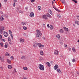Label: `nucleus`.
I'll return each mask as SVG.
<instances>
[{
  "label": "nucleus",
  "instance_id": "f257e3e1",
  "mask_svg": "<svg viewBox=\"0 0 79 79\" xmlns=\"http://www.w3.org/2000/svg\"><path fill=\"white\" fill-rule=\"evenodd\" d=\"M36 31L37 33H36V37L38 39H40L42 34L40 32V31L39 30H36Z\"/></svg>",
  "mask_w": 79,
  "mask_h": 79
},
{
  "label": "nucleus",
  "instance_id": "f03ea898",
  "mask_svg": "<svg viewBox=\"0 0 79 79\" xmlns=\"http://www.w3.org/2000/svg\"><path fill=\"white\" fill-rule=\"evenodd\" d=\"M39 68L41 71H44V66L42 65L41 64H40L38 66Z\"/></svg>",
  "mask_w": 79,
  "mask_h": 79
},
{
  "label": "nucleus",
  "instance_id": "7ed1b4c3",
  "mask_svg": "<svg viewBox=\"0 0 79 79\" xmlns=\"http://www.w3.org/2000/svg\"><path fill=\"white\" fill-rule=\"evenodd\" d=\"M4 35L5 37H7L8 35V34L7 32L4 31Z\"/></svg>",
  "mask_w": 79,
  "mask_h": 79
},
{
  "label": "nucleus",
  "instance_id": "20e7f679",
  "mask_svg": "<svg viewBox=\"0 0 79 79\" xmlns=\"http://www.w3.org/2000/svg\"><path fill=\"white\" fill-rule=\"evenodd\" d=\"M9 34L12 38V39H13V35H12V32H11V31L10 30H9Z\"/></svg>",
  "mask_w": 79,
  "mask_h": 79
},
{
  "label": "nucleus",
  "instance_id": "39448f33",
  "mask_svg": "<svg viewBox=\"0 0 79 79\" xmlns=\"http://www.w3.org/2000/svg\"><path fill=\"white\" fill-rule=\"evenodd\" d=\"M58 65L56 64V65H55L54 68V69H55V70H56V69H58Z\"/></svg>",
  "mask_w": 79,
  "mask_h": 79
},
{
  "label": "nucleus",
  "instance_id": "423d86ee",
  "mask_svg": "<svg viewBox=\"0 0 79 79\" xmlns=\"http://www.w3.org/2000/svg\"><path fill=\"white\" fill-rule=\"evenodd\" d=\"M22 25L23 26H24V25H26L27 24V22H22L21 23Z\"/></svg>",
  "mask_w": 79,
  "mask_h": 79
},
{
  "label": "nucleus",
  "instance_id": "0eeeda50",
  "mask_svg": "<svg viewBox=\"0 0 79 79\" xmlns=\"http://www.w3.org/2000/svg\"><path fill=\"white\" fill-rule=\"evenodd\" d=\"M30 16H31V17L34 16V13H33V12H32L30 13Z\"/></svg>",
  "mask_w": 79,
  "mask_h": 79
},
{
  "label": "nucleus",
  "instance_id": "6e6552de",
  "mask_svg": "<svg viewBox=\"0 0 79 79\" xmlns=\"http://www.w3.org/2000/svg\"><path fill=\"white\" fill-rule=\"evenodd\" d=\"M38 46L39 47H40V48L41 49H42V44H41V43H38Z\"/></svg>",
  "mask_w": 79,
  "mask_h": 79
},
{
  "label": "nucleus",
  "instance_id": "1a4fd4ad",
  "mask_svg": "<svg viewBox=\"0 0 79 79\" xmlns=\"http://www.w3.org/2000/svg\"><path fill=\"white\" fill-rule=\"evenodd\" d=\"M63 28L64 31H67V32H68V31H69V30H68V28H66L65 27H64Z\"/></svg>",
  "mask_w": 79,
  "mask_h": 79
},
{
  "label": "nucleus",
  "instance_id": "9d476101",
  "mask_svg": "<svg viewBox=\"0 0 79 79\" xmlns=\"http://www.w3.org/2000/svg\"><path fill=\"white\" fill-rule=\"evenodd\" d=\"M43 18L44 19L47 20V16L46 15H43Z\"/></svg>",
  "mask_w": 79,
  "mask_h": 79
},
{
  "label": "nucleus",
  "instance_id": "9b49d317",
  "mask_svg": "<svg viewBox=\"0 0 79 79\" xmlns=\"http://www.w3.org/2000/svg\"><path fill=\"white\" fill-rule=\"evenodd\" d=\"M75 23L77 25H79V22L77 20H76L75 22Z\"/></svg>",
  "mask_w": 79,
  "mask_h": 79
},
{
  "label": "nucleus",
  "instance_id": "f8f14e48",
  "mask_svg": "<svg viewBox=\"0 0 79 79\" xmlns=\"http://www.w3.org/2000/svg\"><path fill=\"white\" fill-rule=\"evenodd\" d=\"M54 54L56 55H58V52L57 51H55L54 52Z\"/></svg>",
  "mask_w": 79,
  "mask_h": 79
},
{
  "label": "nucleus",
  "instance_id": "ddd939ff",
  "mask_svg": "<svg viewBox=\"0 0 79 79\" xmlns=\"http://www.w3.org/2000/svg\"><path fill=\"white\" fill-rule=\"evenodd\" d=\"M60 44H61V45H63V40H61L59 42Z\"/></svg>",
  "mask_w": 79,
  "mask_h": 79
},
{
  "label": "nucleus",
  "instance_id": "4468645a",
  "mask_svg": "<svg viewBox=\"0 0 79 79\" xmlns=\"http://www.w3.org/2000/svg\"><path fill=\"white\" fill-rule=\"evenodd\" d=\"M7 61L8 62V63H9V64H10L11 63V60H10L8 59H7Z\"/></svg>",
  "mask_w": 79,
  "mask_h": 79
},
{
  "label": "nucleus",
  "instance_id": "2eb2a0df",
  "mask_svg": "<svg viewBox=\"0 0 79 79\" xmlns=\"http://www.w3.org/2000/svg\"><path fill=\"white\" fill-rule=\"evenodd\" d=\"M40 55H44V52H43V51H40Z\"/></svg>",
  "mask_w": 79,
  "mask_h": 79
},
{
  "label": "nucleus",
  "instance_id": "dca6fc26",
  "mask_svg": "<svg viewBox=\"0 0 79 79\" xmlns=\"http://www.w3.org/2000/svg\"><path fill=\"white\" fill-rule=\"evenodd\" d=\"M47 66H49V67H50V63H49V62H48L47 63H46Z\"/></svg>",
  "mask_w": 79,
  "mask_h": 79
},
{
  "label": "nucleus",
  "instance_id": "f3484780",
  "mask_svg": "<svg viewBox=\"0 0 79 79\" xmlns=\"http://www.w3.org/2000/svg\"><path fill=\"white\" fill-rule=\"evenodd\" d=\"M57 71L58 72V73H60V74L61 73V70L60 69H57Z\"/></svg>",
  "mask_w": 79,
  "mask_h": 79
},
{
  "label": "nucleus",
  "instance_id": "a211bd4d",
  "mask_svg": "<svg viewBox=\"0 0 79 79\" xmlns=\"http://www.w3.org/2000/svg\"><path fill=\"white\" fill-rule=\"evenodd\" d=\"M56 37H57L58 39L60 38V35H57L56 36Z\"/></svg>",
  "mask_w": 79,
  "mask_h": 79
},
{
  "label": "nucleus",
  "instance_id": "6ab92c4d",
  "mask_svg": "<svg viewBox=\"0 0 79 79\" xmlns=\"http://www.w3.org/2000/svg\"><path fill=\"white\" fill-rule=\"evenodd\" d=\"M9 44L10 45H12V43H11V40H8Z\"/></svg>",
  "mask_w": 79,
  "mask_h": 79
},
{
  "label": "nucleus",
  "instance_id": "aec40b11",
  "mask_svg": "<svg viewBox=\"0 0 79 79\" xmlns=\"http://www.w3.org/2000/svg\"><path fill=\"white\" fill-rule=\"evenodd\" d=\"M8 68L9 69H11L12 68V66L11 65H9L8 66Z\"/></svg>",
  "mask_w": 79,
  "mask_h": 79
},
{
  "label": "nucleus",
  "instance_id": "412c9836",
  "mask_svg": "<svg viewBox=\"0 0 79 79\" xmlns=\"http://www.w3.org/2000/svg\"><path fill=\"white\" fill-rule=\"evenodd\" d=\"M23 69L24 70H27V67H24Z\"/></svg>",
  "mask_w": 79,
  "mask_h": 79
},
{
  "label": "nucleus",
  "instance_id": "4be33fe9",
  "mask_svg": "<svg viewBox=\"0 0 79 79\" xmlns=\"http://www.w3.org/2000/svg\"><path fill=\"white\" fill-rule=\"evenodd\" d=\"M60 1L63 3H65V1H64V0H61Z\"/></svg>",
  "mask_w": 79,
  "mask_h": 79
},
{
  "label": "nucleus",
  "instance_id": "5701e85b",
  "mask_svg": "<svg viewBox=\"0 0 79 79\" xmlns=\"http://www.w3.org/2000/svg\"><path fill=\"white\" fill-rule=\"evenodd\" d=\"M38 9L39 10H41V7H40V6H39L38 7Z\"/></svg>",
  "mask_w": 79,
  "mask_h": 79
},
{
  "label": "nucleus",
  "instance_id": "b1692460",
  "mask_svg": "<svg viewBox=\"0 0 79 79\" xmlns=\"http://www.w3.org/2000/svg\"><path fill=\"white\" fill-rule=\"evenodd\" d=\"M20 42H24V40L23 39H22V40L20 39Z\"/></svg>",
  "mask_w": 79,
  "mask_h": 79
},
{
  "label": "nucleus",
  "instance_id": "393cba45",
  "mask_svg": "<svg viewBox=\"0 0 79 79\" xmlns=\"http://www.w3.org/2000/svg\"><path fill=\"white\" fill-rule=\"evenodd\" d=\"M4 27H1V29H1L2 31H3V30H4Z\"/></svg>",
  "mask_w": 79,
  "mask_h": 79
},
{
  "label": "nucleus",
  "instance_id": "a878e982",
  "mask_svg": "<svg viewBox=\"0 0 79 79\" xmlns=\"http://www.w3.org/2000/svg\"><path fill=\"white\" fill-rule=\"evenodd\" d=\"M33 46L34 47H37V44H34L33 45Z\"/></svg>",
  "mask_w": 79,
  "mask_h": 79
},
{
  "label": "nucleus",
  "instance_id": "bb28decb",
  "mask_svg": "<svg viewBox=\"0 0 79 79\" xmlns=\"http://www.w3.org/2000/svg\"><path fill=\"white\" fill-rule=\"evenodd\" d=\"M60 32H62V33H63V32H64L63 29H60Z\"/></svg>",
  "mask_w": 79,
  "mask_h": 79
},
{
  "label": "nucleus",
  "instance_id": "cd10ccee",
  "mask_svg": "<svg viewBox=\"0 0 79 79\" xmlns=\"http://www.w3.org/2000/svg\"><path fill=\"white\" fill-rule=\"evenodd\" d=\"M47 16H48V17H49V18L51 17V15H50L48 14H47Z\"/></svg>",
  "mask_w": 79,
  "mask_h": 79
},
{
  "label": "nucleus",
  "instance_id": "c85d7f7f",
  "mask_svg": "<svg viewBox=\"0 0 79 79\" xmlns=\"http://www.w3.org/2000/svg\"><path fill=\"white\" fill-rule=\"evenodd\" d=\"M0 19H1V20H2V21H3V20H4V18H3V17H1L0 18Z\"/></svg>",
  "mask_w": 79,
  "mask_h": 79
},
{
  "label": "nucleus",
  "instance_id": "c756f323",
  "mask_svg": "<svg viewBox=\"0 0 79 79\" xmlns=\"http://www.w3.org/2000/svg\"><path fill=\"white\" fill-rule=\"evenodd\" d=\"M72 50L73 52H76V51H75V48H73Z\"/></svg>",
  "mask_w": 79,
  "mask_h": 79
},
{
  "label": "nucleus",
  "instance_id": "7c9ffc66",
  "mask_svg": "<svg viewBox=\"0 0 79 79\" xmlns=\"http://www.w3.org/2000/svg\"><path fill=\"white\" fill-rule=\"evenodd\" d=\"M72 61L73 63H74V62L76 61V60L75 59H73V60H72Z\"/></svg>",
  "mask_w": 79,
  "mask_h": 79
},
{
  "label": "nucleus",
  "instance_id": "2f4dec72",
  "mask_svg": "<svg viewBox=\"0 0 79 79\" xmlns=\"http://www.w3.org/2000/svg\"><path fill=\"white\" fill-rule=\"evenodd\" d=\"M42 60V58L41 57H40L39 58V61H41Z\"/></svg>",
  "mask_w": 79,
  "mask_h": 79
},
{
  "label": "nucleus",
  "instance_id": "473e14b6",
  "mask_svg": "<svg viewBox=\"0 0 79 79\" xmlns=\"http://www.w3.org/2000/svg\"><path fill=\"white\" fill-rule=\"evenodd\" d=\"M21 59H22V60H24V59L25 58V57L24 56H22L21 57Z\"/></svg>",
  "mask_w": 79,
  "mask_h": 79
},
{
  "label": "nucleus",
  "instance_id": "72a5a7b5",
  "mask_svg": "<svg viewBox=\"0 0 79 79\" xmlns=\"http://www.w3.org/2000/svg\"><path fill=\"white\" fill-rule=\"evenodd\" d=\"M0 45L1 46V47H3V43H2V42H1L0 43Z\"/></svg>",
  "mask_w": 79,
  "mask_h": 79
},
{
  "label": "nucleus",
  "instance_id": "f704fd0d",
  "mask_svg": "<svg viewBox=\"0 0 79 79\" xmlns=\"http://www.w3.org/2000/svg\"><path fill=\"white\" fill-rule=\"evenodd\" d=\"M10 58L12 60H14V58H13V56H12L10 57Z\"/></svg>",
  "mask_w": 79,
  "mask_h": 79
},
{
  "label": "nucleus",
  "instance_id": "c9c22d12",
  "mask_svg": "<svg viewBox=\"0 0 79 79\" xmlns=\"http://www.w3.org/2000/svg\"><path fill=\"white\" fill-rule=\"evenodd\" d=\"M23 29L24 30H26L27 29V27H23Z\"/></svg>",
  "mask_w": 79,
  "mask_h": 79
},
{
  "label": "nucleus",
  "instance_id": "e433bc0d",
  "mask_svg": "<svg viewBox=\"0 0 79 79\" xmlns=\"http://www.w3.org/2000/svg\"><path fill=\"white\" fill-rule=\"evenodd\" d=\"M6 56H9V54L8 52H6L5 54Z\"/></svg>",
  "mask_w": 79,
  "mask_h": 79
},
{
  "label": "nucleus",
  "instance_id": "4c0bfd02",
  "mask_svg": "<svg viewBox=\"0 0 79 79\" xmlns=\"http://www.w3.org/2000/svg\"><path fill=\"white\" fill-rule=\"evenodd\" d=\"M3 31L2 30V29H0V32L1 34H3Z\"/></svg>",
  "mask_w": 79,
  "mask_h": 79
},
{
  "label": "nucleus",
  "instance_id": "58836bf2",
  "mask_svg": "<svg viewBox=\"0 0 79 79\" xmlns=\"http://www.w3.org/2000/svg\"><path fill=\"white\" fill-rule=\"evenodd\" d=\"M16 8L17 10V12H19V8L18 7H17Z\"/></svg>",
  "mask_w": 79,
  "mask_h": 79
},
{
  "label": "nucleus",
  "instance_id": "ea45409f",
  "mask_svg": "<svg viewBox=\"0 0 79 79\" xmlns=\"http://www.w3.org/2000/svg\"><path fill=\"white\" fill-rule=\"evenodd\" d=\"M19 12L20 13H22V14L23 13V11L20 10Z\"/></svg>",
  "mask_w": 79,
  "mask_h": 79
},
{
  "label": "nucleus",
  "instance_id": "a19ab883",
  "mask_svg": "<svg viewBox=\"0 0 79 79\" xmlns=\"http://www.w3.org/2000/svg\"><path fill=\"white\" fill-rule=\"evenodd\" d=\"M53 26H51V27H50L51 30H52V29H53Z\"/></svg>",
  "mask_w": 79,
  "mask_h": 79
},
{
  "label": "nucleus",
  "instance_id": "79ce46f5",
  "mask_svg": "<svg viewBox=\"0 0 79 79\" xmlns=\"http://www.w3.org/2000/svg\"><path fill=\"white\" fill-rule=\"evenodd\" d=\"M4 17H5V18H7L8 17V15H4Z\"/></svg>",
  "mask_w": 79,
  "mask_h": 79
},
{
  "label": "nucleus",
  "instance_id": "37998d69",
  "mask_svg": "<svg viewBox=\"0 0 79 79\" xmlns=\"http://www.w3.org/2000/svg\"><path fill=\"white\" fill-rule=\"evenodd\" d=\"M73 2H74L75 3H77V1H76V0H73Z\"/></svg>",
  "mask_w": 79,
  "mask_h": 79
},
{
  "label": "nucleus",
  "instance_id": "c03bdc74",
  "mask_svg": "<svg viewBox=\"0 0 79 79\" xmlns=\"http://www.w3.org/2000/svg\"><path fill=\"white\" fill-rule=\"evenodd\" d=\"M56 11H58L59 12V13H60V12H61V11H60V10L57 9H56Z\"/></svg>",
  "mask_w": 79,
  "mask_h": 79
},
{
  "label": "nucleus",
  "instance_id": "a18cd8bd",
  "mask_svg": "<svg viewBox=\"0 0 79 79\" xmlns=\"http://www.w3.org/2000/svg\"><path fill=\"white\" fill-rule=\"evenodd\" d=\"M14 71H15V73H17V71H16V69H14Z\"/></svg>",
  "mask_w": 79,
  "mask_h": 79
},
{
  "label": "nucleus",
  "instance_id": "49530a36",
  "mask_svg": "<svg viewBox=\"0 0 79 79\" xmlns=\"http://www.w3.org/2000/svg\"><path fill=\"white\" fill-rule=\"evenodd\" d=\"M4 47H5V48H7V47H8V45H5L4 46Z\"/></svg>",
  "mask_w": 79,
  "mask_h": 79
},
{
  "label": "nucleus",
  "instance_id": "de8ad7c7",
  "mask_svg": "<svg viewBox=\"0 0 79 79\" xmlns=\"http://www.w3.org/2000/svg\"><path fill=\"white\" fill-rule=\"evenodd\" d=\"M2 41H3V42H5V40L3 39H2Z\"/></svg>",
  "mask_w": 79,
  "mask_h": 79
},
{
  "label": "nucleus",
  "instance_id": "09e8293b",
  "mask_svg": "<svg viewBox=\"0 0 79 79\" xmlns=\"http://www.w3.org/2000/svg\"><path fill=\"white\" fill-rule=\"evenodd\" d=\"M34 1H35V0H31V2L32 3H33Z\"/></svg>",
  "mask_w": 79,
  "mask_h": 79
},
{
  "label": "nucleus",
  "instance_id": "8fccbe9b",
  "mask_svg": "<svg viewBox=\"0 0 79 79\" xmlns=\"http://www.w3.org/2000/svg\"><path fill=\"white\" fill-rule=\"evenodd\" d=\"M77 19L79 20V16H77Z\"/></svg>",
  "mask_w": 79,
  "mask_h": 79
},
{
  "label": "nucleus",
  "instance_id": "3c124183",
  "mask_svg": "<svg viewBox=\"0 0 79 79\" xmlns=\"http://www.w3.org/2000/svg\"><path fill=\"white\" fill-rule=\"evenodd\" d=\"M2 35H0V39H2Z\"/></svg>",
  "mask_w": 79,
  "mask_h": 79
},
{
  "label": "nucleus",
  "instance_id": "603ef678",
  "mask_svg": "<svg viewBox=\"0 0 79 79\" xmlns=\"http://www.w3.org/2000/svg\"><path fill=\"white\" fill-rule=\"evenodd\" d=\"M48 11H49V13H50V12H51L52 11L50 10V9H49Z\"/></svg>",
  "mask_w": 79,
  "mask_h": 79
},
{
  "label": "nucleus",
  "instance_id": "864d4df0",
  "mask_svg": "<svg viewBox=\"0 0 79 79\" xmlns=\"http://www.w3.org/2000/svg\"><path fill=\"white\" fill-rule=\"evenodd\" d=\"M5 45H8V43L7 42L6 43Z\"/></svg>",
  "mask_w": 79,
  "mask_h": 79
},
{
  "label": "nucleus",
  "instance_id": "5fc2aeb1",
  "mask_svg": "<svg viewBox=\"0 0 79 79\" xmlns=\"http://www.w3.org/2000/svg\"><path fill=\"white\" fill-rule=\"evenodd\" d=\"M13 6H15V2H14L13 4Z\"/></svg>",
  "mask_w": 79,
  "mask_h": 79
},
{
  "label": "nucleus",
  "instance_id": "6e6d98bb",
  "mask_svg": "<svg viewBox=\"0 0 79 79\" xmlns=\"http://www.w3.org/2000/svg\"><path fill=\"white\" fill-rule=\"evenodd\" d=\"M47 26L48 27H50V25H49V24H48Z\"/></svg>",
  "mask_w": 79,
  "mask_h": 79
},
{
  "label": "nucleus",
  "instance_id": "4d7b16f0",
  "mask_svg": "<svg viewBox=\"0 0 79 79\" xmlns=\"http://www.w3.org/2000/svg\"><path fill=\"white\" fill-rule=\"evenodd\" d=\"M14 2L15 3H16V2H17V1H16V0H14Z\"/></svg>",
  "mask_w": 79,
  "mask_h": 79
},
{
  "label": "nucleus",
  "instance_id": "13d9d810",
  "mask_svg": "<svg viewBox=\"0 0 79 79\" xmlns=\"http://www.w3.org/2000/svg\"><path fill=\"white\" fill-rule=\"evenodd\" d=\"M11 40V39H10V37H9L8 38V40Z\"/></svg>",
  "mask_w": 79,
  "mask_h": 79
},
{
  "label": "nucleus",
  "instance_id": "bf43d9fd",
  "mask_svg": "<svg viewBox=\"0 0 79 79\" xmlns=\"http://www.w3.org/2000/svg\"><path fill=\"white\" fill-rule=\"evenodd\" d=\"M69 51H71V48H69Z\"/></svg>",
  "mask_w": 79,
  "mask_h": 79
},
{
  "label": "nucleus",
  "instance_id": "052dcab7",
  "mask_svg": "<svg viewBox=\"0 0 79 79\" xmlns=\"http://www.w3.org/2000/svg\"><path fill=\"white\" fill-rule=\"evenodd\" d=\"M1 61H3V59L1 58Z\"/></svg>",
  "mask_w": 79,
  "mask_h": 79
},
{
  "label": "nucleus",
  "instance_id": "680f3d73",
  "mask_svg": "<svg viewBox=\"0 0 79 79\" xmlns=\"http://www.w3.org/2000/svg\"><path fill=\"white\" fill-rule=\"evenodd\" d=\"M49 13L51 15H52V11Z\"/></svg>",
  "mask_w": 79,
  "mask_h": 79
},
{
  "label": "nucleus",
  "instance_id": "e2e57ef3",
  "mask_svg": "<svg viewBox=\"0 0 79 79\" xmlns=\"http://www.w3.org/2000/svg\"><path fill=\"white\" fill-rule=\"evenodd\" d=\"M44 47V45H42L41 47Z\"/></svg>",
  "mask_w": 79,
  "mask_h": 79
},
{
  "label": "nucleus",
  "instance_id": "0e129e2a",
  "mask_svg": "<svg viewBox=\"0 0 79 79\" xmlns=\"http://www.w3.org/2000/svg\"><path fill=\"white\" fill-rule=\"evenodd\" d=\"M64 47H68V46L67 45H65Z\"/></svg>",
  "mask_w": 79,
  "mask_h": 79
},
{
  "label": "nucleus",
  "instance_id": "69168bd1",
  "mask_svg": "<svg viewBox=\"0 0 79 79\" xmlns=\"http://www.w3.org/2000/svg\"><path fill=\"white\" fill-rule=\"evenodd\" d=\"M0 13H1V14H3V13L1 11Z\"/></svg>",
  "mask_w": 79,
  "mask_h": 79
},
{
  "label": "nucleus",
  "instance_id": "338daca9",
  "mask_svg": "<svg viewBox=\"0 0 79 79\" xmlns=\"http://www.w3.org/2000/svg\"><path fill=\"white\" fill-rule=\"evenodd\" d=\"M44 27H45V24H44Z\"/></svg>",
  "mask_w": 79,
  "mask_h": 79
},
{
  "label": "nucleus",
  "instance_id": "774afa93",
  "mask_svg": "<svg viewBox=\"0 0 79 79\" xmlns=\"http://www.w3.org/2000/svg\"><path fill=\"white\" fill-rule=\"evenodd\" d=\"M77 74H79V73L78 72H77Z\"/></svg>",
  "mask_w": 79,
  "mask_h": 79
}]
</instances>
